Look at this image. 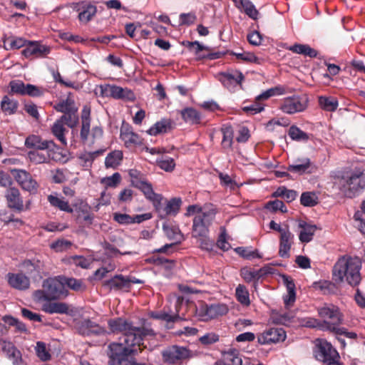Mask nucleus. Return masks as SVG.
<instances>
[{
	"label": "nucleus",
	"instance_id": "27",
	"mask_svg": "<svg viewBox=\"0 0 365 365\" xmlns=\"http://www.w3.org/2000/svg\"><path fill=\"white\" fill-rule=\"evenodd\" d=\"M42 310L48 314H68L69 305L65 302H51L46 301L42 306Z\"/></svg>",
	"mask_w": 365,
	"mask_h": 365
},
{
	"label": "nucleus",
	"instance_id": "31",
	"mask_svg": "<svg viewBox=\"0 0 365 365\" xmlns=\"http://www.w3.org/2000/svg\"><path fill=\"white\" fill-rule=\"evenodd\" d=\"M235 6L238 9H242L245 13L251 19L256 20L259 15V11L255 5L250 0L235 1Z\"/></svg>",
	"mask_w": 365,
	"mask_h": 365
},
{
	"label": "nucleus",
	"instance_id": "62",
	"mask_svg": "<svg viewBox=\"0 0 365 365\" xmlns=\"http://www.w3.org/2000/svg\"><path fill=\"white\" fill-rule=\"evenodd\" d=\"M259 101H255L250 106L242 107V110L250 115H255L262 112L264 110V106L262 105Z\"/></svg>",
	"mask_w": 365,
	"mask_h": 365
},
{
	"label": "nucleus",
	"instance_id": "26",
	"mask_svg": "<svg viewBox=\"0 0 365 365\" xmlns=\"http://www.w3.org/2000/svg\"><path fill=\"white\" fill-rule=\"evenodd\" d=\"M299 227L301 228L299 239L303 243H307L312 240L313 236L317 230L315 225L307 223L304 221H300Z\"/></svg>",
	"mask_w": 365,
	"mask_h": 365
},
{
	"label": "nucleus",
	"instance_id": "3",
	"mask_svg": "<svg viewBox=\"0 0 365 365\" xmlns=\"http://www.w3.org/2000/svg\"><path fill=\"white\" fill-rule=\"evenodd\" d=\"M108 324L111 332L123 334L122 339L128 346H140L145 337L155 335L153 329L135 327L130 321L121 317L110 319Z\"/></svg>",
	"mask_w": 365,
	"mask_h": 365
},
{
	"label": "nucleus",
	"instance_id": "36",
	"mask_svg": "<svg viewBox=\"0 0 365 365\" xmlns=\"http://www.w3.org/2000/svg\"><path fill=\"white\" fill-rule=\"evenodd\" d=\"M318 103L322 109L329 112L335 111L339 106L338 100L333 96H319Z\"/></svg>",
	"mask_w": 365,
	"mask_h": 365
},
{
	"label": "nucleus",
	"instance_id": "19",
	"mask_svg": "<svg viewBox=\"0 0 365 365\" xmlns=\"http://www.w3.org/2000/svg\"><path fill=\"white\" fill-rule=\"evenodd\" d=\"M29 160L34 164H41L48 162L50 159L55 161L59 160V154L55 153L52 150H30L27 153Z\"/></svg>",
	"mask_w": 365,
	"mask_h": 365
},
{
	"label": "nucleus",
	"instance_id": "11",
	"mask_svg": "<svg viewBox=\"0 0 365 365\" xmlns=\"http://www.w3.org/2000/svg\"><path fill=\"white\" fill-rule=\"evenodd\" d=\"M228 308L224 304H202L197 309V313L202 320L207 321L211 319L225 315L227 313Z\"/></svg>",
	"mask_w": 365,
	"mask_h": 365
},
{
	"label": "nucleus",
	"instance_id": "12",
	"mask_svg": "<svg viewBox=\"0 0 365 365\" xmlns=\"http://www.w3.org/2000/svg\"><path fill=\"white\" fill-rule=\"evenodd\" d=\"M100 88L102 96L128 101H133L135 99L134 93L127 88H123L115 85L105 84L101 85Z\"/></svg>",
	"mask_w": 365,
	"mask_h": 365
},
{
	"label": "nucleus",
	"instance_id": "55",
	"mask_svg": "<svg viewBox=\"0 0 365 365\" xmlns=\"http://www.w3.org/2000/svg\"><path fill=\"white\" fill-rule=\"evenodd\" d=\"M102 247L106 251V254L108 255H110L111 257L116 256L117 255H133V252L131 251H124L120 252L119 250H118L114 245H111L110 243L105 241L102 243Z\"/></svg>",
	"mask_w": 365,
	"mask_h": 365
},
{
	"label": "nucleus",
	"instance_id": "1",
	"mask_svg": "<svg viewBox=\"0 0 365 365\" xmlns=\"http://www.w3.org/2000/svg\"><path fill=\"white\" fill-rule=\"evenodd\" d=\"M361 262L356 257L344 255L338 259L332 269V279L337 284L346 282L350 286L357 287L361 280Z\"/></svg>",
	"mask_w": 365,
	"mask_h": 365
},
{
	"label": "nucleus",
	"instance_id": "16",
	"mask_svg": "<svg viewBox=\"0 0 365 365\" xmlns=\"http://www.w3.org/2000/svg\"><path fill=\"white\" fill-rule=\"evenodd\" d=\"M286 339V332L282 328H269L257 336L259 344L265 345L284 341Z\"/></svg>",
	"mask_w": 365,
	"mask_h": 365
},
{
	"label": "nucleus",
	"instance_id": "4",
	"mask_svg": "<svg viewBox=\"0 0 365 365\" xmlns=\"http://www.w3.org/2000/svg\"><path fill=\"white\" fill-rule=\"evenodd\" d=\"M42 287V289L36 290L34 293V297L38 302L56 300L68 295L63 277L45 279Z\"/></svg>",
	"mask_w": 365,
	"mask_h": 365
},
{
	"label": "nucleus",
	"instance_id": "40",
	"mask_svg": "<svg viewBox=\"0 0 365 365\" xmlns=\"http://www.w3.org/2000/svg\"><path fill=\"white\" fill-rule=\"evenodd\" d=\"M222 364L225 365H242V359L237 350L230 349L225 352Z\"/></svg>",
	"mask_w": 365,
	"mask_h": 365
},
{
	"label": "nucleus",
	"instance_id": "24",
	"mask_svg": "<svg viewBox=\"0 0 365 365\" xmlns=\"http://www.w3.org/2000/svg\"><path fill=\"white\" fill-rule=\"evenodd\" d=\"M7 278L9 284L14 289L25 290L29 287V279L21 273H9L7 274Z\"/></svg>",
	"mask_w": 365,
	"mask_h": 365
},
{
	"label": "nucleus",
	"instance_id": "45",
	"mask_svg": "<svg viewBox=\"0 0 365 365\" xmlns=\"http://www.w3.org/2000/svg\"><path fill=\"white\" fill-rule=\"evenodd\" d=\"M289 136L292 140L299 142H307L309 139V135L302 130L296 125H292L288 132Z\"/></svg>",
	"mask_w": 365,
	"mask_h": 365
},
{
	"label": "nucleus",
	"instance_id": "49",
	"mask_svg": "<svg viewBox=\"0 0 365 365\" xmlns=\"http://www.w3.org/2000/svg\"><path fill=\"white\" fill-rule=\"evenodd\" d=\"M236 297L239 302L243 305H249L250 304V294L245 286L239 284L235 291Z\"/></svg>",
	"mask_w": 365,
	"mask_h": 365
},
{
	"label": "nucleus",
	"instance_id": "52",
	"mask_svg": "<svg viewBox=\"0 0 365 365\" xmlns=\"http://www.w3.org/2000/svg\"><path fill=\"white\" fill-rule=\"evenodd\" d=\"M312 287L315 290L320 291L323 294H329L332 292L334 285L329 281L322 280L319 282H314L312 284Z\"/></svg>",
	"mask_w": 365,
	"mask_h": 365
},
{
	"label": "nucleus",
	"instance_id": "38",
	"mask_svg": "<svg viewBox=\"0 0 365 365\" xmlns=\"http://www.w3.org/2000/svg\"><path fill=\"white\" fill-rule=\"evenodd\" d=\"M97 12L96 6L91 4H85L78 14V19L81 22L86 24L90 21Z\"/></svg>",
	"mask_w": 365,
	"mask_h": 365
},
{
	"label": "nucleus",
	"instance_id": "23",
	"mask_svg": "<svg viewBox=\"0 0 365 365\" xmlns=\"http://www.w3.org/2000/svg\"><path fill=\"white\" fill-rule=\"evenodd\" d=\"M294 235L288 230L280 235L279 255L283 258H289V251L293 244Z\"/></svg>",
	"mask_w": 365,
	"mask_h": 365
},
{
	"label": "nucleus",
	"instance_id": "13",
	"mask_svg": "<svg viewBox=\"0 0 365 365\" xmlns=\"http://www.w3.org/2000/svg\"><path fill=\"white\" fill-rule=\"evenodd\" d=\"M245 76L238 70H229L218 73V80L230 91H235L237 86H240Z\"/></svg>",
	"mask_w": 365,
	"mask_h": 365
},
{
	"label": "nucleus",
	"instance_id": "14",
	"mask_svg": "<svg viewBox=\"0 0 365 365\" xmlns=\"http://www.w3.org/2000/svg\"><path fill=\"white\" fill-rule=\"evenodd\" d=\"M11 173L22 189L31 193L36 192L38 183L29 173L24 170L14 169Z\"/></svg>",
	"mask_w": 365,
	"mask_h": 365
},
{
	"label": "nucleus",
	"instance_id": "51",
	"mask_svg": "<svg viewBox=\"0 0 365 365\" xmlns=\"http://www.w3.org/2000/svg\"><path fill=\"white\" fill-rule=\"evenodd\" d=\"M302 205L305 207H314L318 204V197L312 192H304L300 197Z\"/></svg>",
	"mask_w": 365,
	"mask_h": 365
},
{
	"label": "nucleus",
	"instance_id": "53",
	"mask_svg": "<svg viewBox=\"0 0 365 365\" xmlns=\"http://www.w3.org/2000/svg\"><path fill=\"white\" fill-rule=\"evenodd\" d=\"M158 166L165 172H172L175 167V163L172 158L165 156L157 160Z\"/></svg>",
	"mask_w": 365,
	"mask_h": 365
},
{
	"label": "nucleus",
	"instance_id": "58",
	"mask_svg": "<svg viewBox=\"0 0 365 365\" xmlns=\"http://www.w3.org/2000/svg\"><path fill=\"white\" fill-rule=\"evenodd\" d=\"M36 354L43 361H46L51 359V354L46 349V344L42 341H38L36 346Z\"/></svg>",
	"mask_w": 365,
	"mask_h": 365
},
{
	"label": "nucleus",
	"instance_id": "59",
	"mask_svg": "<svg viewBox=\"0 0 365 365\" xmlns=\"http://www.w3.org/2000/svg\"><path fill=\"white\" fill-rule=\"evenodd\" d=\"M241 276L247 282H250L252 281H257L261 278L258 269L255 270V269H242L241 270Z\"/></svg>",
	"mask_w": 365,
	"mask_h": 365
},
{
	"label": "nucleus",
	"instance_id": "2",
	"mask_svg": "<svg viewBox=\"0 0 365 365\" xmlns=\"http://www.w3.org/2000/svg\"><path fill=\"white\" fill-rule=\"evenodd\" d=\"M216 214V207L211 203H205L202 206L200 205H189L185 215L186 216L195 215L192 220V237L198 238V237L208 236L210 227L212 224Z\"/></svg>",
	"mask_w": 365,
	"mask_h": 365
},
{
	"label": "nucleus",
	"instance_id": "37",
	"mask_svg": "<svg viewBox=\"0 0 365 365\" xmlns=\"http://www.w3.org/2000/svg\"><path fill=\"white\" fill-rule=\"evenodd\" d=\"M19 103L14 99L4 96L1 101V109L6 115H13L16 113Z\"/></svg>",
	"mask_w": 365,
	"mask_h": 365
},
{
	"label": "nucleus",
	"instance_id": "15",
	"mask_svg": "<svg viewBox=\"0 0 365 365\" xmlns=\"http://www.w3.org/2000/svg\"><path fill=\"white\" fill-rule=\"evenodd\" d=\"M163 360L165 364H175L189 356V350L183 346H172L162 351Z\"/></svg>",
	"mask_w": 365,
	"mask_h": 365
},
{
	"label": "nucleus",
	"instance_id": "21",
	"mask_svg": "<svg viewBox=\"0 0 365 365\" xmlns=\"http://www.w3.org/2000/svg\"><path fill=\"white\" fill-rule=\"evenodd\" d=\"M25 145L28 148H33L38 150H52L56 146L53 140H43L38 135H30L25 141Z\"/></svg>",
	"mask_w": 365,
	"mask_h": 365
},
{
	"label": "nucleus",
	"instance_id": "8",
	"mask_svg": "<svg viewBox=\"0 0 365 365\" xmlns=\"http://www.w3.org/2000/svg\"><path fill=\"white\" fill-rule=\"evenodd\" d=\"M316 359L327 365L339 364V355L331 343L324 339H317L314 349Z\"/></svg>",
	"mask_w": 365,
	"mask_h": 365
},
{
	"label": "nucleus",
	"instance_id": "34",
	"mask_svg": "<svg viewBox=\"0 0 365 365\" xmlns=\"http://www.w3.org/2000/svg\"><path fill=\"white\" fill-rule=\"evenodd\" d=\"M171 124L172 122L170 119L163 118L150 127L148 130V133L150 135H157L160 133H167L170 129Z\"/></svg>",
	"mask_w": 365,
	"mask_h": 365
},
{
	"label": "nucleus",
	"instance_id": "22",
	"mask_svg": "<svg viewBox=\"0 0 365 365\" xmlns=\"http://www.w3.org/2000/svg\"><path fill=\"white\" fill-rule=\"evenodd\" d=\"M103 286L114 291H129L127 276L123 274H116L111 279L104 281Z\"/></svg>",
	"mask_w": 365,
	"mask_h": 365
},
{
	"label": "nucleus",
	"instance_id": "39",
	"mask_svg": "<svg viewBox=\"0 0 365 365\" xmlns=\"http://www.w3.org/2000/svg\"><path fill=\"white\" fill-rule=\"evenodd\" d=\"M56 111L66 113L72 111H78V108L75 106L74 100L69 96L66 99L61 101L54 106Z\"/></svg>",
	"mask_w": 365,
	"mask_h": 365
},
{
	"label": "nucleus",
	"instance_id": "54",
	"mask_svg": "<svg viewBox=\"0 0 365 365\" xmlns=\"http://www.w3.org/2000/svg\"><path fill=\"white\" fill-rule=\"evenodd\" d=\"M64 287L67 286L70 289L78 292L85 289V285L81 279L75 278H67L63 277Z\"/></svg>",
	"mask_w": 365,
	"mask_h": 365
},
{
	"label": "nucleus",
	"instance_id": "60",
	"mask_svg": "<svg viewBox=\"0 0 365 365\" xmlns=\"http://www.w3.org/2000/svg\"><path fill=\"white\" fill-rule=\"evenodd\" d=\"M181 202L180 198H173L169 200L165 207L166 214H176L180 209Z\"/></svg>",
	"mask_w": 365,
	"mask_h": 365
},
{
	"label": "nucleus",
	"instance_id": "32",
	"mask_svg": "<svg viewBox=\"0 0 365 365\" xmlns=\"http://www.w3.org/2000/svg\"><path fill=\"white\" fill-rule=\"evenodd\" d=\"M289 51L297 54H302L310 58L317 57L318 52L307 44L295 43L287 48Z\"/></svg>",
	"mask_w": 365,
	"mask_h": 365
},
{
	"label": "nucleus",
	"instance_id": "30",
	"mask_svg": "<svg viewBox=\"0 0 365 365\" xmlns=\"http://www.w3.org/2000/svg\"><path fill=\"white\" fill-rule=\"evenodd\" d=\"M137 189L143 193L147 200L153 202H159L162 199L161 195L154 192L152 184L148 180L144 181Z\"/></svg>",
	"mask_w": 365,
	"mask_h": 365
},
{
	"label": "nucleus",
	"instance_id": "25",
	"mask_svg": "<svg viewBox=\"0 0 365 365\" xmlns=\"http://www.w3.org/2000/svg\"><path fill=\"white\" fill-rule=\"evenodd\" d=\"M312 166L309 158L297 159L294 164L289 165L287 170L291 173L302 175L304 173H312Z\"/></svg>",
	"mask_w": 365,
	"mask_h": 365
},
{
	"label": "nucleus",
	"instance_id": "64",
	"mask_svg": "<svg viewBox=\"0 0 365 365\" xmlns=\"http://www.w3.org/2000/svg\"><path fill=\"white\" fill-rule=\"evenodd\" d=\"M231 54L236 56L238 60H241L245 62H257L258 60V58L252 53H236L232 51Z\"/></svg>",
	"mask_w": 365,
	"mask_h": 365
},
{
	"label": "nucleus",
	"instance_id": "48",
	"mask_svg": "<svg viewBox=\"0 0 365 365\" xmlns=\"http://www.w3.org/2000/svg\"><path fill=\"white\" fill-rule=\"evenodd\" d=\"M78 111H72L64 113L58 120L64 125H67L69 128H73L78 123Z\"/></svg>",
	"mask_w": 365,
	"mask_h": 365
},
{
	"label": "nucleus",
	"instance_id": "33",
	"mask_svg": "<svg viewBox=\"0 0 365 365\" xmlns=\"http://www.w3.org/2000/svg\"><path fill=\"white\" fill-rule=\"evenodd\" d=\"M184 45L187 46L190 51L193 52L195 55L197 60H202L205 59V53H202V51H210L211 48L209 46H204L201 44L199 41H186L184 43Z\"/></svg>",
	"mask_w": 365,
	"mask_h": 365
},
{
	"label": "nucleus",
	"instance_id": "6",
	"mask_svg": "<svg viewBox=\"0 0 365 365\" xmlns=\"http://www.w3.org/2000/svg\"><path fill=\"white\" fill-rule=\"evenodd\" d=\"M121 340L120 343H112L109 345L108 356L110 365H128V357L138 352L135 346H128L123 339Z\"/></svg>",
	"mask_w": 365,
	"mask_h": 365
},
{
	"label": "nucleus",
	"instance_id": "50",
	"mask_svg": "<svg viewBox=\"0 0 365 365\" xmlns=\"http://www.w3.org/2000/svg\"><path fill=\"white\" fill-rule=\"evenodd\" d=\"M235 252L246 259L262 257L257 250H252L250 247H239L235 249Z\"/></svg>",
	"mask_w": 365,
	"mask_h": 365
},
{
	"label": "nucleus",
	"instance_id": "56",
	"mask_svg": "<svg viewBox=\"0 0 365 365\" xmlns=\"http://www.w3.org/2000/svg\"><path fill=\"white\" fill-rule=\"evenodd\" d=\"M104 151L105 150L100 149L93 152H84L83 153L81 154L79 158L81 160L82 162L84 163L85 165L91 164L93 161L96 158L101 155L104 153Z\"/></svg>",
	"mask_w": 365,
	"mask_h": 365
},
{
	"label": "nucleus",
	"instance_id": "61",
	"mask_svg": "<svg viewBox=\"0 0 365 365\" xmlns=\"http://www.w3.org/2000/svg\"><path fill=\"white\" fill-rule=\"evenodd\" d=\"M265 208L272 212H277L278 210L281 211L282 212H287V207L284 203L279 200L269 201L266 204Z\"/></svg>",
	"mask_w": 365,
	"mask_h": 365
},
{
	"label": "nucleus",
	"instance_id": "46",
	"mask_svg": "<svg viewBox=\"0 0 365 365\" xmlns=\"http://www.w3.org/2000/svg\"><path fill=\"white\" fill-rule=\"evenodd\" d=\"M27 41L23 38L19 37H9L4 41V43L6 44V48L7 50L11 49H19L22 47H26L28 42Z\"/></svg>",
	"mask_w": 365,
	"mask_h": 365
},
{
	"label": "nucleus",
	"instance_id": "5",
	"mask_svg": "<svg viewBox=\"0 0 365 365\" xmlns=\"http://www.w3.org/2000/svg\"><path fill=\"white\" fill-rule=\"evenodd\" d=\"M339 189L346 197L353 198L365 189V175L356 171L343 176L339 180Z\"/></svg>",
	"mask_w": 365,
	"mask_h": 365
},
{
	"label": "nucleus",
	"instance_id": "44",
	"mask_svg": "<svg viewBox=\"0 0 365 365\" xmlns=\"http://www.w3.org/2000/svg\"><path fill=\"white\" fill-rule=\"evenodd\" d=\"M66 131L64 125L58 119L56 120L51 127L53 135L64 145H66V139L65 138V132Z\"/></svg>",
	"mask_w": 365,
	"mask_h": 365
},
{
	"label": "nucleus",
	"instance_id": "41",
	"mask_svg": "<svg viewBox=\"0 0 365 365\" xmlns=\"http://www.w3.org/2000/svg\"><path fill=\"white\" fill-rule=\"evenodd\" d=\"M48 201L53 207L58 208L60 210L68 213H72L73 211L67 201H65L62 198H60L57 196H54L53 195H48Z\"/></svg>",
	"mask_w": 365,
	"mask_h": 365
},
{
	"label": "nucleus",
	"instance_id": "20",
	"mask_svg": "<svg viewBox=\"0 0 365 365\" xmlns=\"http://www.w3.org/2000/svg\"><path fill=\"white\" fill-rule=\"evenodd\" d=\"M5 197L9 208L19 212L24 210V200L18 188L14 187L8 188L5 193Z\"/></svg>",
	"mask_w": 365,
	"mask_h": 365
},
{
	"label": "nucleus",
	"instance_id": "9",
	"mask_svg": "<svg viewBox=\"0 0 365 365\" xmlns=\"http://www.w3.org/2000/svg\"><path fill=\"white\" fill-rule=\"evenodd\" d=\"M309 105V98L307 95H293L284 98L279 105V110L284 113L293 115L304 111Z\"/></svg>",
	"mask_w": 365,
	"mask_h": 365
},
{
	"label": "nucleus",
	"instance_id": "17",
	"mask_svg": "<svg viewBox=\"0 0 365 365\" xmlns=\"http://www.w3.org/2000/svg\"><path fill=\"white\" fill-rule=\"evenodd\" d=\"M51 52V47L41 44L38 41H29L21 53L26 58H44Z\"/></svg>",
	"mask_w": 365,
	"mask_h": 365
},
{
	"label": "nucleus",
	"instance_id": "10",
	"mask_svg": "<svg viewBox=\"0 0 365 365\" xmlns=\"http://www.w3.org/2000/svg\"><path fill=\"white\" fill-rule=\"evenodd\" d=\"M11 93L29 96L31 97H40L43 95L45 89L32 84H25L20 80H13L9 83Z\"/></svg>",
	"mask_w": 365,
	"mask_h": 365
},
{
	"label": "nucleus",
	"instance_id": "42",
	"mask_svg": "<svg viewBox=\"0 0 365 365\" xmlns=\"http://www.w3.org/2000/svg\"><path fill=\"white\" fill-rule=\"evenodd\" d=\"M23 266L26 269V272L34 277L40 276L43 270V264L38 260H26L24 262Z\"/></svg>",
	"mask_w": 365,
	"mask_h": 365
},
{
	"label": "nucleus",
	"instance_id": "18",
	"mask_svg": "<svg viewBox=\"0 0 365 365\" xmlns=\"http://www.w3.org/2000/svg\"><path fill=\"white\" fill-rule=\"evenodd\" d=\"M77 329L83 336L101 335L106 332L105 329L89 319L81 320L77 324Z\"/></svg>",
	"mask_w": 365,
	"mask_h": 365
},
{
	"label": "nucleus",
	"instance_id": "57",
	"mask_svg": "<svg viewBox=\"0 0 365 365\" xmlns=\"http://www.w3.org/2000/svg\"><path fill=\"white\" fill-rule=\"evenodd\" d=\"M72 246V242L67 240H58L50 245V247L57 252H61L68 250Z\"/></svg>",
	"mask_w": 365,
	"mask_h": 365
},
{
	"label": "nucleus",
	"instance_id": "47",
	"mask_svg": "<svg viewBox=\"0 0 365 365\" xmlns=\"http://www.w3.org/2000/svg\"><path fill=\"white\" fill-rule=\"evenodd\" d=\"M222 133V146L225 149L230 148L232 145L233 130L231 126L224 125L221 128Z\"/></svg>",
	"mask_w": 365,
	"mask_h": 365
},
{
	"label": "nucleus",
	"instance_id": "28",
	"mask_svg": "<svg viewBox=\"0 0 365 365\" xmlns=\"http://www.w3.org/2000/svg\"><path fill=\"white\" fill-rule=\"evenodd\" d=\"M181 117L183 120L191 125L200 124L201 114L196 109L190 107L185 108L180 110Z\"/></svg>",
	"mask_w": 365,
	"mask_h": 365
},
{
	"label": "nucleus",
	"instance_id": "7",
	"mask_svg": "<svg viewBox=\"0 0 365 365\" xmlns=\"http://www.w3.org/2000/svg\"><path fill=\"white\" fill-rule=\"evenodd\" d=\"M319 317L324 319L323 329L332 332L338 326H340L344 320L343 314L339 309L333 304H325L317 309Z\"/></svg>",
	"mask_w": 365,
	"mask_h": 365
},
{
	"label": "nucleus",
	"instance_id": "43",
	"mask_svg": "<svg viewBox=\"0 0 365 365\" xmlns=\"http://www.w3.org/2000/svg\"><path fill=\"white\" fill-rule=\"evenodd\" d=\"M123 159V153L121 151L115 150L110 153L105 159V165L106 168H117Z\"/></svg>",
	"mask_w": 365,
	"mask_h": 365
},
{
	"label": "nucleus",
	"instance_id": "35",
	"mask_svg": "<svg viewBox=\"0 0 365 365\" xmlns=\"http://www.w3.org/2000/svg\"><path fill=\"white\" fill-rule=\"evenodd\" d=\"M286 93V88L283 86L278 85L277 86L270 88L264 91H263L261 94L258 95L255 98V101H266L272 96H281Z\"/></svg>",
	"mask_w": 365,
	"mask_h": 365
},
{
	"label": "nucleus",
	"instance_id": "29",
	"mask_svg": "<svg viewBox=\"0 0 365 365\" xmlns=\"http://www.w3.org/2000/svg\"><path fill=\"white\" fill-rule=\"evenodd\" d=\"M120 138L127 145H139L141 143L139 135L133 133L131 128L129 127L121 128Z\"/></svg>",
	"mask_w": 365,
	"mask_h": 365
},
{
	"label": "nucleus",
	"instance_id": "63",
	"mask_svg": "<svg viewBox=\"0 0 365 365\" xmlns=\"http://www.w3.org/2000/svg\"><path fill=\"white\" fill-rule=\"evenodd\" d=\"M121 176L120 173H115L111 176L105 178L102 180V182L107 187H115L120 182Z\"/></svg>",
	"mask_w": 365,
	"mask_h": 365
}]
</instances>
